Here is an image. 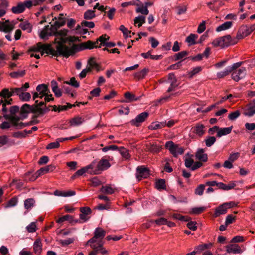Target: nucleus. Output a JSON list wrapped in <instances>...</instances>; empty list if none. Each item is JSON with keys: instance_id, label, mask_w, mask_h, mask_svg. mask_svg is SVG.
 Masks as SVG:
<instances>
[{"instance_id": "1", "label": "nucleus", "mask_w": 255, "mask_h": 255, "mask_svg": "<svg viewBox=\"0 0 255 255\" xmlns=\"http://www.w3.org/2000/svg\"><path fill=\"white\" fill-rule=\"evenodd\" d=\"M65 41L66 39H61L60 41H58L57 44L55 43L53 47H51L50 44L40 43L41 55L46 53L54 56H62L67 58L73 55L74 53V50L64 45Z\"/></svg>"}, {"instance_id": "2", "label": "nucleus", "mask_w": 255, "mask_h": 255, "mask_svg": "<svg viewBox=\"0 0 255 255\" xmlns=\"http://www.w3.org/2000/svg\"><path fill=\"white\" fill-rule=\"evenodd\" d=\"M2 101V103L0 104V106H2V113L3 116L6 119H9L11 121V124L14 126V128L17 129H21L26 125L28 124H24L22 122H19L18 119L15 117L14 115L19 110V108L17 106H10L9 111L8 108L7 107V105L11 104L12 101V99L9 100H5Z\"/></svg>"}, {"instance_id": "3", "label": "nucleus", "mask_w": 255, "mask_h": 255, "mask_svg": "<svg viewBox=\"0 0 255 255\" xmlns=\"http://www.w3.org/2000/svg\"><path fill=\"white\" fill-rule=\"evenodd\" d=\"M106 234L105 230L101 228H97L94 231V236L89 240L87 244H90L91 247L95 250H98L99 248L102 247V240Z\"/></svg>"}, {"instance_id": "4", "label": "nucleus", "mask_w": 255, "mask_h": 255, "mask_svg": "<svg viewBox=\"0 0 255 255\" xmlns=\"http://www.w3.org/2000/svg\"><path fill=\"white\" fill-rule=\"evenodd\" d=\"M237 42V40L236 38L234 40H233L230 35H227L215 39L213 41L212 44L215 47L220 46L224 47L235 44Z\"/></svg>"}, {"instance_id": "5", "label": "nucleus", "mask_w": 255, "mask_h": 255, "mask_svg": "<svg viewBox=\"0 0 255 255\" xmlns=\"http://www.w3.org/2000/svg\"><path fill=\"white\" fill-rule=\"evenodd\" d=\"M165 147L174 156L177 157L178 155H181L184 153V149L179 145L175 144L172 141H168L165 144Z\"/></svg>"}, {"instance_id": "6", "label": "nucleus", "mask_w": 255, "mask_h": 255, "mask_svg": "<svg viewBox=\"0 0 255 255\" xmlns=\"http://www.w3.org/2000/svg\"><path fill=\"white\" fill-rule=\"evenodd\" d=\"M31 0H26L23 2H20L11 8V11L14 14H20L23 12L26 8L29 9L31 7Z\"/></svg>"}, {"instance_id": "7", "label": "nucleus", "mask_w": 255, "mask_h": 255, "mask_svg": "<svg viewBox=\"0 0 255 255\" xmlns=\"http://www.w3.org/2000/svg\"><path fill=\"white\" fill-rule=\"evenodd\" d=\"M243 64V62L234 63L231 66L226 67L224 70L217 72V77L218 78H223L231 73L233 70L239 68Z\"/></svg>"}, {"instance_id": "8", "label": "nucleus", "mask_w": 255, "mask_h": 255, "mask_svg": "<svg viewBox=\"0 0 255 255\" xmlns=\"http://www.w3.org/2000/svg\"><path fill=\"white\" fill-rule=\"evenodd\" d=\"M231 77L233 80L238 82L240 80L244 78L246 75V69L245 67H241L236 68L231 72Z\"/></svg>"}, {"instance_id": "9", "label": "nucleus", "mask_w": 255, "mask_h": 255, "mask_svg": "<svg viewBox=\"0 0 255 255\" xmlns=\"http://www.w3.org/2000/svg\"><path fill=\"white\" fill-rule=\"evenodd\" d=\"M149 116V113L147 112H143L138 115L134 119L131 120L130 122L132 126L139 127L141 123L144 122Z\"/></svg>"}, {"instance_id": "10", "label": "nucleus", "mask_w": 255, "mask_h": 255, "mask_svg": "<svg viewBox=\"0 0 255 255\" xmlns=\"http://www.w3.org/2000/svg\"><path fill=\"white\" fill-rule=\"evenodd\" d=\"M167 83L170 84V86L167 90V92H171L175 90L176 88L179 85L177 78L173 73H170L168 75Z\"/></svg>"}, {"instance_id": "11", "label": "nucleus", "mask_w": 255, "mask_h": 255, "mask_svg": "<svg viewBox=\"0 0 255 255\" xmlns=\"http://www.w3.org/2000/svg\"><path fill=\"white\" fill-rule=\"evenodd\" d=\"M149 170L144 166H138L136 168V177L140 181L142 178H146L149 176Z\"/></svg>"}, {"instance_id": "12", "label": "nucleus", "mask_w": 255, "mask_h": 255, "mask_svg": "<svg viewBox=\"0 0 255 255\" xmlns=\"http://www.w3.org/2000/svg\"><path fill=\"white\" fill-rule=\"evenodd\" d=\"M255 114V100L247 105L244 110L243 114L247 117H252Z\"/></svg>"}, {"instance_id": "13", "label": "nucleus", "mask_w": 255, "mask_h": 255, "mask_svg": "<svg viewBox=\"0 0 255 255\" xmlns=\"http://www.w3.org/2000/svg\"><path fill=\"white\" fill-rule=\"evenodd\" d=\"M205 127L201 123H197L191 129L192 132L198 137H202L205 133Z\"/></svg>"}, {"instance_id": "14", "label": "nucleus", "mask_w": 255, "mask_h": 255, "mask_svg": "<svg viewBox=\"0 0 255 255\" xmlns=\"http://www.w3.org/2000/svg\"><path fill=\"white\" fill-rule=\"evenodd\" d=\"M251 34L249 28L247 25H242L240 28L237 34L236 39H241Z\"/></svg>"}, {"instance_id": "15", "label": "nucleus", "mask_w": 255, "mask_h": 255, "mask_svg": "<svg viewBox=\"0 0 255 255\" xmlns=\"http://www.w3.org/2000/svg\"><path fill=\"white\" fill-rule=\"evenodd\" d=\"M80 219L82 221V222L87 221L89 217H87L88 215L91 213V210L89 207H84L80 208Z\"/></svg>"}, {"instance_id": "16", "label": "nucleus", "mask_w": 255, "mask_h": 255, "mask_svg": "<svg viewBox=\"0 0 255 255\" xmlns=\"http://www.w3.org/2000/svg\"><path fill=\"white\" fill-rule=\"evenodd\" d=\"M13 28V24L8 20L5 22H0V31L8 33L11 31Z\"/></svg>"}, {"instance_id": "17", "label": "nucleus", "mask_w": 255, "mask_h": 255, "mask_svg": "<svg viewBox=\"0 0 255 255\" xmlns=\"http://www.w3.org/2000/svg\"><path fill=\"white\" fill-rule=\"evenodd\" d=\"M226 251L229 254H239L242 252L240 246L237 244H231L226 246Z\"/></svg>"}, {"instance_id": "18", "label": "nucleus", "mask_w": 255, "mask_h": 255, "mask_svg": "<svg viewBox=\"0 0 255 255\" xmlns=\"http://www.w3.org/2000/svg\"><path fill=\"white\" fill-rule=\"evenodd\" d=\"M110 166L109 161L103 158L99 161L97 168L98 170L103 171L107 169Z\"/></svg>"}, {"instance_id": "19", "label": "nucleus", "mask_w": 255, "mask_h": 255, "mask_svg": "<svg viewBox=\"0 0 255 255\" xmlns=\"http://www.w3.org/2000/svg\"><path fill=\"white\" fill-rule=\"evenodd\" d=\"M224 2L220 0H215L207 3V5L212 10L217 11L224 5Z\"/></svg>"}, {"instance_id": "20", "label": "nucleus", "mask_w": 255, "mask_h": 255, "mask_svg": "<svg viewBox=\"0 0 255 255\" xmlns=\"http://www.w3.org/2000/svg\"><path fill=\"white\" fill-rule=\"evenodd\" d=\"M33 109V105L30 106L29 104H25L21 108L20 115L22 117L25 118L27 117V114L32 113Z\"/></svg>"}, {"instance_id": "21", "label": "nucleus", "mask_w": 255, "mask_h": 255, "mask_svg": "<svg viewBox=\"0 0 255 255\" xmlns=\"http://www.w3.org/2000/svg\"><path fill=\"white\" fill-rule=\"evenodd\" d=\"M67 31L65 29L61 30L56 32L54 33V35L56 37L55 39V43L57 44L58 41H60L61 39H66V41L64 43V45H65V43L68 41V39L65 37L67 35Z\"/></svg>"}, {"instance_id": "22", "label": "nucleus", "mask_w": 255, "mask_h": 255, "mask_svg": "<svg viewBox=\"0 0 255 255\" xmlns=\"http://www.w3.org/2000/svg\"><path fill=\"white\" fill-rule=\"evenodd\" d=\"M84 121V118L82 117L76 116L71 118L69 122L70 126L75 127L82 124Z\"/></svg>"}, {"instance_id": "23", "label": "nucleus", "mask_w": 255, "mask_h": 255, "mask_svg": "<svg viewBox=\"0 0 255 255\" xmlns=\"http://www.w3.org/2000/svg\"><path fill=\"white\" fill-rule=\"evenodd\" d=\"M55 169V167L52 165H48L42 168L37 171L35 173L36 177H37L41 175L47 173L49 171H52Z\"/></svg>"}, {"instance_id": "24", "label": "nucleus", "mask_w": 255, "mask_h": 255, "mask_svg": "<svg viewBox=\"0 0 255 255\" xmlns=\"http://www.w3.org/2000/svg\"><path fill=\"white\" fill-rule=\"evenodd\" d=\"M224 203L220 205L215 209L214 216L217 217L221 215L225 214L227 212L228 209Z\"/></svg>"}, {"instance_id": "25", "label": "nucleus", "mask_w": 255, "mask_h": 255, "mask_svg": "<svg viewBox=\"0 0 255 255\" xmlns=\"http://www.w3.org/2000/svg\"><path fill=\"white\" fill-rule=\"evenodd\" d=\"M196 158L202 162H206L208 160L207 154L205 153V151L203 149L198 150L196 153Z\"/></svg>"}, {"instance_id": "26", "label": "nucleus", "mask_w": 255, "mask_h": 255, "mask_svg": "<svg viewBox=\"0 0 255 255\" xmlns=\"http://www.w3.org/2000/svg\"><path fill=\"white\" fill-rule=\"evenodd\" d=\"M52 30L51 28H49V26H46L41 31L40 37L43 39H46L48 36L52 35Z\"/></svg>"}, {"instance_id": "27", "label": "nucleus", "mask_w": 255, "mask_h": 255, "mask_svg": "<svg viewBox=\"0 0 255 255\" xmlns=\"http://www.w3.org/2000/svg\"><path fill=\"white\" fill-rule=\"evenodd\" d=\"M232 129V126L229 127L220 128L217 132V136L218 137H221L223 136L228 135L231 132Z\"/></svg>"}, {"instance_id": "28", "label": "nucleus", "mask_w": 255, "mask_h": 255, "mask_svg": "<svg viewBox=\"0 0 255 255\" xmlns=\"http://www.w3.org/2000/svg\"><path fill=\"white\" fill-rule=\"evenodd\" d=\"M166 126V122H155L151 123L150 125L149 126L148 128L150 130H157L158 129H161Z\"/></svg>"}, {"instance_id": "29", "label": "nucleus", "mask_w": 255, "mask_h": 255, "mask_svg": "<svg viewBox=\"0 0 255 255\" xmlns=\"http://www.w3.org/2000/svg\"><path fill=\"white\" fill-rule=\"evenodd\" d=\"M33 251L36 255H40L42 251V243L40 239H37L34 242Z\"/></svg>"}, {"instance_id": "30", "label": "nucleus", "mask_w": 255, "mask_h": 255, "mask_svg": "<svg viewBox=\"0 0 255 255\" xmlns=\"http://www.w3.org/2000/svg\"><path fill=\"white\" fill-rule=\"evenodd\" d=\"M14 143L11 141L7 136H0V147L3 146H11Z\"/></svg>"}, {"instance_id": "31", "label": "nucleus", "mask_w": 255, "mask_h": 255, "mask_svg": "<svg viewBox=\"0 0 255 255\" xmlns=\"http://www.w3.org/2000/svg\"><path fill=\"white\" fill-rule=\"evenodd\" d=\"M65 18L64 17V15L63 14H60L58 19L54 22L53 25L52 26H54L55 28H59L63 26L65 24Z\"/></svg>"}, {"instance_id": "32", "label": "nucleus", "mask_w": 255, "mask_h": 255, "mask_svg": "<svg viewBox=\"0 0 255 255\" xmlns=\"http://www.w3.org/2000/svg\"><path fill=\"white\" fill-rule=\"evenodd\" d=\"M80 50H84L86 49H92L94 47H96V43H93L89 40L85 42H83L79 45Z\"/></svg>"}, {"instance_id": "33", "label": "nucleus", "mask_w": 255, "mask_h": 255, "mask_svg": "<svg viewBox=\"0 0 255 255\" xmlns=\"http://www.w3.org/2000/svg\"><path fill=\"white\" fill-rule=\"evenodd\" d=\"M88 64L89 65V67L87 68L90 69V72L92 69H96L97 71H99L100 70L99 65L96 62L94 58H90L88 60Z\"/></svg>"}, {"instance_id": "34", "label": "nucleus", "mask_w": 255, "mask_h": 255, "mask_svg": "<svg viewBox=\"0 0 255 255\" xmlns=\"http://www.w3.org/2000/svg\"><path fill=\"white\" fill-rule=\"evenodd\" d=\"M233 25V22L232 21H226L221 24V25L219 26L216 28V31L217 32H221L222 31H225L227 29H230L232 26Z\"/></svg>"}, {"instance_id": "35", "label": "nucleus", "mask_w": 255, "mask_h": 255, "mask_svg": "<svg viewBox=\"0 0 255 255\" xmlns=\"http://www.w3.org/2000/svg\"><path fill=\"white\" fill-rule=\"evenodd\" d=\"M36 90L37 92L39 93V94H47L50 93V91L48 88V86L46 84H42L38 85L36 88Z\"/></svg>"}, {"instance_id": "36", "label": "nucleus", "mask_w": 255, "mask_h": 255, "mask_svg": "<svg viewBox=\"0 0 255 255\" xmlns=\"http://www.w3.org/2000/svg\"><path fill=\"white\" fill-rule=\"evenodd\" d=\"M33 109L32 113L37 115H43L49 110L46 106L44 108H40L38 106L33 105Z\"/></svg>"}, {"instance_id": "37", "label": "nucleus", "mask_w": 255, "mask_h": 255, "mask_svg": "<svg viewBox=\"0 0 255 255\" xmlns=\"http://www.w3.org/2000/svg\"><path fill=\"white\" fill-rule=\"evenodd\" d=\"M19 28L24 31H27V32L30 33L32 30V26L30 23L27 21H22L19 25Z\"/></svg>"}, {"instance_id": "38", "label": "nucleus", "mask_w": 255, "mask_h": 255, "mask_svg": "<svg viewBox=\"0 0 255 255\" xmlns=\"http://www.w3.org/2000/svg\"><path fill=\"white\" fill-rule=\"evenodd\" d=\"M124 97L127 99V100L125 101L126 102H131L139 99V97L129 92H126L124 94Z\"/></svg>"}, {"instance_id": "39", "label": "nucleus", "mask_w": 255, "mask_h": 255, "mask_svg": "<svg viewBox=\"0 0 255 255\" xmlns=\"http://www.w3.org/2000/svg\"><path fill=\"white\" fill-rule=\"evenodd\" d=\"M65 221H68L70 223H73L74 222L75 223L78 222V220H74L73 217L69 215H66L60 217L57 221L56 222L58 223H62Z\"/></svg>"}, {"instance_id": "40", "label": "nucleus", "mask_w": 255, "mask_h": 255, "mask_svg": "<svg viewBox=\"0 0 255 255\" xmlns=\"http://www.w3.org/2000/svg\"><path fill=\"white\" fill-rule=\"evenodd\" d=\"M100 192L105 194H112L114 193L115 189L112 187L111 185H107L105 186H103L101 188Z\"/></svg>"}, {"instance_id": "41", "label": "nucleus", "mask_w": 255, "mask_h": 255, "mask_svg": "<svg viewBox=\"0 0 255 255\" xmlns=\"http://www.w3.org/2000/svg\"><path fill=\"white\" fill-rule=\"evenodd\" d=\"M213 246L212 243L200 244L195 247L197 252L203 251L206 249H210Z\"/></svg>"}, {"instance_id": "42", "label": "nucleus", "mask_w": 255, "mask_h": 255, "mask_svg": "<svg viewBox=\"0 0 255 255\" xmlns=\"http://www.w3.org/2000/svg\"><path fill=\"white\" fill-rule=\"evenodd\" d=\"M35 201L33 198H28L24 201V208L30 210L35 205Z\"/></svg>"}, {"instance_id": "43", "label": "nucleus", "mask_w": 255, "mask_h": 255, "mask_svg": "<svg viewBox=\"0 0 255 255\" xmlns=\"http://www.w3.org/2000/svg\"><path fill=\"white\" fill-rule=\"evenodd\" d=\"M12 96L11 89L4 88L0 92V96L4 98H9Z\"/></svg>"}, {"instance_id": "44", "label": "nucleus", "mask_w": 255, "mask_h": 255, "mask_svg": "<svg viewBox=\"0 0 255 255\" xmlns=\"http://www.w3.org/2000/svg\"><path fill=\"white\" fill-rule=\"evenodd\" d=\"M25 73H26L25 70H23L11 72L9 74V75L12 78H18L20 77H23L25 75Z\"/></svg>"}, {"instance_id": "45", "label": "nucleus", "mask_w": 255, "mask_h": 255, "mask_svg": "<svg viewBox=\"0 0 255 255\" xmlns=\"http://www.w3.org/2000/svg\"><path fill=\"white\" fill-rule=\"evenodd\" d=\"M148 72L149 69L148 68H144L141 71L136 72L134 76L138 79H143L145 77Z\"/></svg>"}, {"instance_id": "46", "label": "nucleus", "mask_w": 255, "mask_h": 255, "mask_svg": "<svg viewBox=\"0 0 255 255\" xmlns=\"http://www.w3.org/2000/svg\"><path fill=\"white\" fill-rule=\"evenodd\" d=\"M95 10H88L84 13V18L87 20H90L96 16Z\"/></svg>"}, {"instance_id": "47", "label": "nucleus", "mask_w": 255, "mask_h": 255, "mask_svg": "<svg viewBox=\"0 0 255 255\" xmlns=\"http://www.w3.org/2000/svg\"><path fill=\"white\" fill-rule=\"evenodd\" d=\"M198 38V35L194 34H191L186 39V41L189 44L192 45L196 44L195 40Z\"/></svg>"}, {"instance_id": "48", "label": "nucleus", "mask_w": 255, "mask_h": 255, "mask_svg": "<svg viewBox=\"0 0 255 255\" xmlns=\"http://www.w3.org/2000/svg\"><path fill=\"white\" fill-rule=\"evenodd\" d=\"M206 209L205 207H197L192 208L190 213L195 215H198L204 212Z\"/></svg>"}, {"instance_id": "49", "label": "nucleus", "mask_w": 255, "mask_h": 255, "mask_svg": "<svg viewBox=\"0 0 255 255\" xmlns=\"http://www.w3.org/2000/svg\"><path fill=\"white\" fill-rule=\"evenodd\" d=\"M134 24H138V27H141L143 23L145 22V17L144 16H138L134 19Z\"/></svg>"}, {"instance_id": "50", "label": "nucleus", "mask_w": 255, "mask_h": 255, "mask_svg": "<svg viewBox=\"0 0 255 255\" xmlns=\"http://www.w3.org/2000/svg\"><path fill=\"white\" fill-rule=\"evenodd\" d=\"M156 187L158 190L164 189L166 188L165 181L164 179H159L156 182Z\"/></svg>"}, {"instance_id": "51", "label": "nucleus", "mask_w": 255, "mask_h": 255, "mask_svg": "<svg viewBox=\"0 0 255 255\" xmlns=\"http://www.w3.org/2000/svg\"><path fill=\"white\" fill-rule=\"evenodd\" d=\"M137 13H140L143 15H147L149 13V10L146 7H144L143 4L140 6L138 7L136 9Z\"/></svg>"}, {"instance_id": "52", "label": "nucleus", "mask_w": 255, "mask_h": 255, "mask_svg": "<svg viewBox=\"0 0 255 255\" xmlns=\"http://www.w3.org/2000/svg\"><path fill=\"white\" fill-rule=\"evenodd\" d=\"M216 141V139L214 136L208 137L205 140L206 145L207 147H211L213 145Z\"/></svg>"}, {"instance_id": "53", "label": "nucleus", "mask_w": 255, "mask_h": 255, "mask_svg": "<svg viewBox=\"0 0 255 255\" xmlns=\"http://www.w3.org/2000/svg\"><path fill=\"white\" fill-rule=\"evenodd\" d=\"M188 54L186 51H182L175 55V60L177 61L185 58Z\"/></svg>"}, {"instance_id": "54", "label": "nucleus", "mask_w": 255, "mask_h": 255, "mask_svg": "<svg viewBox=\"0 0 255 255\" xmlns=\"http://www.w3.org/2000/svg\"><path fill=\"white\" fill-rule=\"evenodd\" d=\"M240 112L239 110H236L231 113L228 115V118L231 121H234L240 116Z\"/></svg>"}, {"instance_id": "55", "label": "nucleus", "mask_w": 255, "mask_h": 255, "mask_svg": "<svg viewBox=\"0 0 255 255\" xmlns=\"http://www.w3.org/2000/svg\"><path fill=\"white\" fill-rule=\"evenodd\" d=\"M119 30L123 33L125 38L128 37V35L131 33V31L126 28L123 25H121L119 27Z\"/></svg>"}, {"instance_id": "56", "label": "nucleus", "mask_w": 255, "mask_h": 255, "mask_svg": "<svg viewBox=\"0 0 255 255\" xmlns=\"http://www.w3.org/2000/svg\"><path fill=\"white\" fill-rule=\"evenodd\" d=\"M59 146L60 144L57 139L55 142L49 143L46 147V148L47 149H56L59 148Z\"/></svg>"}, {"instance_id": "57", "label": "nucleus", "mask_w": 255, "mask_h": 255, "mask_svg": "<svg viewBox=\"0 0 255 255\" xmlns=\"http://www.w3.org/2000/svg\"><path fill=\"white\" fill-rule=\"evenodd\" d=\"M90 168H92V165H88V166H86L85 167H83V168H82L77 170L76 172V175H77V176H81L84 173H85L86 171H87V170L89 169H90Z\"/></svg>"}, {"instance_id": "58", "label": "nucleus", "mask_w": 255, "mask_h": 255, "mask_svg": "<svg viewBox=\"0 0 255 255\" xmlns=\"http://www.w3.org/2000/svg\"><path fill=\"white\" fill-rule=\"evenodd\" d=\"M119 151L122 157L125 159H128L130 158L129 151L127 149L124 148H121Z\"/></svg>"}, {"instance_id": "59", "label": "nucleus", "mask_w": 255, "mask_h": 255, "mask_svg": "<svg viewBox=\"0 0 255 255\" xmlns=\"http://www.w3.org/2000/svg\"><path fill=\"white\" fill-rule=\"evenodd\" d=\"M11 89L12 96L18 95L19 98H20V96H21L22 92L23 91V87L14 88H11Z\"/></svg>"}, {"instance_id": "60", "label": "nucleus", "mask_w": 255, "mask_h": 255, "mask_svg": "<svg viewBox=\"0 0 255 255\" xmlns=\"http://www.w3.org/2000/svg\"><path fill=\"white\" fill-rule=\"evenodd\" d=\"M167 220V219H166L165 218L161 217V218H160L156 219L154 221L152 220V221H151V223L154 222L158 226L165 225H166V223H166Z\"/></svg>"}, {"instance_id": "61", "label": "nucleus", "mask_w": 255, "mask_h": 255, "mask_svg": "<svg viewBox=\"0 0 255 255\" xmlns=\"http://www.w3.org/2000/svg\"><path fill=\"white\" fill-rule=\"evenodd\" d=\"M236 220V216H234L232 214H229L227 215L226 218L225 223L226 225H230L233 223H234Z\"/></svg>"}, {"instance_id": "62", "label": "nucleus", "mask_w": 255, "mask_h": 255, "mask_svg": "<svg viewBox=\"0 0 255 255\" xmlns=\"http://www.w3.org/2000/svg\"><path fill=\"white\" fill-rule=\"evenodd\" d=\"M31 98V95L28 92H22L21 96H20L19 99L23 101H28Z\"/></svg>"}, {"instance_id": "63", "label": "nucleus", "mask_w": 255, "mask_h": 255, "mask_svg": "<svg viewBox=\"0 0 255 255\" xmlns=\"http://www.w3.org/2000/svg\"><path fill=\"white\" fill-rule=\"evenodd\" d=\"M66 83L73 86L75 88L79 87V83L78 82L74 77H72L69 81L66 82Z\"/></svg>"}, {"instance_id": "64", "label": "nucleus", "mask_w": 255, "mask_h": 255, "mask_svg": "<svg viewBox=\"0 0 255 255\" xmlns=\"http://www.w3.org/2000/svg\"><path fill=\"white\" fill-rule=\"evenodd\" d=\"M205 185L203 184H200L195 189V194L198 195H202L203 194L204 190L205 189Z\"/></svg>"}]
</instances>
